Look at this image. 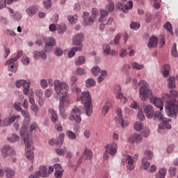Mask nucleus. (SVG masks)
Masks as SVG:
<instances>
[{"mask_svg":"<svg viewBox=\"0 0 178 178\" xmlns=\"http://www.w3.org/2000/svg\"><path fill=\"white\" fill-rule=\"evenodd\" d=\"M31 109L34 112L35 115H37L40 112V107L37 104L31 105Z\"/></svg>","mask_w":178,"mask_h":178,"instance_id":"51","label":"nucleus"},{"mask_svg":"<svg viewBox=\"0 0 178 178\" xmlns=\"http://www.w3.org/2000/svg\"><path fill=\"white\" fill-rule=\"evenodd\" d=\"M26 12L30 17H33L38 12V9L35 6H30L26 10Z\"/></svg>","mask_w":178,"mask_h":178,"instance_id":"21","label":"nucleus"},{"mask_svg":"<svg viewBox=\"0 0 178 178\" xmlns=\"http://www.w3.org/2000/svg\"><path fill=\"white\" fill-rule=\"evenodd\" d=\"M145 113L146 114V118L148 119H154V120H161L162 124H159V130H163V129H172V125L169 123L170 120H166V118H163V115L161 111L154 112V108L151 105H147L145 106Z\"/></svg>","mask_w":178,"mask_h":178,"instance_id":"3","label":"nucleus"},{"mask_svg":"<svg viewBox=\"0 0 178 178\" xmlns=\"http://www.w3.org/2000/svg\"><path fill=\"white\" fill-rule=\"evenodd\" d=\"M103 51L104 54L106 55H109V53L111 52V46L109 44H103Z\"/></svg>","mask_w":178,"mask_h":178,"instance_id":"49","label":"nucleus"},{"mask_svg":"<svg viewBox=\"0 0 178 178\" xmlns=\"http://www.w3.org/2000/svg\"><path fill=\"white\" fill-rule=\"evenodd\" d=\"M84 40V35L83 33H77L75 35L72 39L73 45H76L77 47H81L83 50V41Z\"/></svg>","mask_w":178,"mask_h":178,"instance_id":"14","label":"nucleus"},{"mask_svg":"<svg viewBox=\"0 0 178 178\" xmlns=\"http://www.w3.org/2000/svg\"><path fill=\"white\" fill-rule=\"evenodd\" d=\"M19 136L16 134H13L11 136L8 138L10 143H16V141H19Z\"/></svg>","mask_w":178,"mask_h":178,"instance_id":"37","label":"nucleus"},{"mask_svg":"<svg viewBox=\"0 0 178 178\" xmlns=\"http://www.w3.org/2000/svg\"><path fill=\"white\" fill-rule=\"evenodd\" d=\"M22 62L24 65H29L30 63V58L26 56H24L22 58Z\"/></svg>","mask_w":178,"mask_h":178,"instance_id":"59","label":"nucleus"},{"mask_svg":"<svg viewBox=\"0 0 178 178\" xmlns=\"http://www.w3.org/2000/svg\"><path fill=\"white\" fill-rule=\"evenodd\" d=\"M43 6H44V8H45V9H49V8L52 6V3L51 0L44 1Z\"/></svg>","mask_w":178,"mask_h":178,"instance_id":"54","label":"nucleus"},{"mask_svg":"<svg viewBox=\"0 0 178 178\" xmlns=\"http://www.w3.org/2000/svg\"><path fill=\"white\" fill-rule=\"evenodd\" d=\"M149 166H151V163L147 161V160H145V158L142 159L141 168H143V169H145V170H147V169H148V168H149Z\"/></svg>","mask_w":178,"mask_h":178,"instance_id":"40","label":"nucleus"},{"mask_svg":"<svg viewBox=\"0 0 178 178\" xmlns=\"http://www.w3.org/2000/svg\"><path fill=\"white\" fill-rule=\"evenodd\" d=\"M33 56L36 59H40V58L44 60L47 59V54H45V51H35L33 54Z\"/></svg>","mask_w":178,"mask_h":178,"instance_id":"19","label":"nucleus"},{"mask_svg":"<svg viewBox=\"0 0 178 178\" xmlns=\"http://www.w3.org/2000/svg\"><path fill=\"white\" fill-rule=\"evenodd\" d=\"M160 176H161V177H165V176L166 175V168H161L159 170V172Z\"/></svg>","mask_w":178,"mask_h":178,"instance_id":"63","label":"nucleus"},{"mask_svg":"<svg viewBox=\"0 0 178 178\" xmlns=\"http://www.w3.org/2000/svg\"><path fill=\"white\" fill-rule=\"evenodd\" d=\"M108 76V72L106 70H102L100 76L97 78V83H102L105 80V77Z\"/></svg>","mask_w":178,"mask_h":178,"instance_id":"28","label":"nucleus"},{"mask_svg":"<svg viewBox=\"0 0 178 178\" xmlns=\"http://www.w3.org/2000/svg\"><path fill=\"white\" fill-rule=\"evenodd\" d=\"M54 90L57 95L56 97L60 98L61 97L59 104L60 115L63 119H67V115L65 112V106L70 105L69 85L65 81L60 82L59 80H56L54 81Z\"/></svg>","mask_w":178,"mask_h":178,"instance_id":"1","label":"nucleus"},{"mask_svg":"<svg viewBox=\"0 0 178 178\" xmlns=\"http://www.w3.org/2000/svg\"><path fill=\"white\" fill-rule=\"evenodd\" d=\"M138 85L140 86L139 97L142 101H146L149 95H152V90L149 89L148 83L145 80L140 81Z\"/></svg>","mask_w":178,"mask_h":178,"instance_id":"5","label":"nucleus"},{"mask_svg":"<svg viewBox=\"0 0 178 178\" xmlns=\"http://www.w3.org/2000/svg\"><path fill=\"white\" fill-rule=\"evenodd\" d=\"M116 112L117 116L115 117V120L117 124H121L122 127H127V126H129V122L123 120V117L122 116V109L118 108Z\"/></svg>","mask_w":178,"mask_h":178,"instance_id":"12","label":"nucleus"},{"mask_svg":"<svg viewBox=\"0 0 178 178\" xmlns=\"http://www.w3.org/2000/svg\"><path fill=\"white\" fill-rule=\"evenodd\" d=\"M134 127L137 131H141V130L144 129V124H143L142 122H135Z\"/></svg>","mask_w":178,"mask_h":178,"instance_id":"32","label":"nucleus"},{"mask_svg":"<svg viewBox=\"0 0 178 178\" xmlns=\"http://www.w3.org/2000/svg\"><path fill=\"white\" fill-rule=\"evenodd\" d=\"M168 88H175L176 87V79L173 76H171L168 79Z\"/></svg>","mask_w":178,"mask_h":178,"instance_id":"27","label":"nucleus"},{"mask_svg":"<svg viewBox=\"0 0 178 178\" xmlns=\"http://www.w3.org/2000/svg\"><path fill=\"white\" fill-rule=\"evenodd\" d=\"M54 177L56 178H62L63 177V169L56 170L54 171Z\"/></svg>","mask_w":178,"mask_h":178,"instance_id":"42","label":"nucleus"},{"mask_svg":"<svg viewBox=\"0 0 178 178\" xmlns=\"http://www.w3.org/2000/svg\"><path fill=\"white\" fill-rule=\"evenodd\" d=\"M158 45V38L155 36H152L149 39V42H148L147 47L148 48H154Z\"/></svg>","mask_w":178,"mask_h":178,"instance_id":"22","label":"nucleus"},{"mask_svg":"<svg viewBox=\"0 0 178 178\" xmlns=\"http://www.w3.org/2000/svg\"><path fill=\"white\" fill-rule=\"evenodd\" d=\"M54 54H55L56 56H62V55H63V51H62L60 49V48L56 47L55 49Z\"/></svg>","mask_w":178,"mask_h":178,"instance_id":"57","label":"nucleus"},{"mask_svg":"<svg viewBox=\"0 0 178 178\" xmlns=\"http://www.w3.org/2000/svg\"><path fill=\"white\" fill-rule=\"evenodd\" d=\"M14 108L17 112H22L23 109H22V103L15 102L14 104Z\"/></svg>","mask_w":178,"mask_h":178,"instance_id":"50","label":"nucleus"},{"mask_svg":"<svg viewBox=\"0 0 178 178\" xmlns=\"http://www.w3.org/2000/svg\"><path fill=\"white\" fill-rule=\"evenodd\" d=\"M167 115L171 118H176L178 113V102L173 99L168 101L165 104Z\"/></svg>","mask_w":178,"mask_h":178,"instance_id":"6","label":"nucleus"},{"mask_svg":"<svg viewBox=\"0 0 178 178\" xmlns=\"http://www.w3.org/2000/svg\"><path fill=\"white\" fill-rule=\"evenodd\" d=\"M1 154L3 158H6L7 156H10L13 159V162H16L17 159L15 156L16 155V152L13 149V147H10V145H5L1 149Z\"/></svg>","mask_w":178,"mask_h":178,"instance_id":"8","label":"nucleus"},{"mask_svg":"<svg viewBox=\"0 0 178 178\" xmlns=\"http://www.w3.org/2000/svg\"><path fill=\"white\" fill-rule=\"evenodd\" d=\"M124 161L128 164L127 168L129 170H133L134 169V160L133 159V157L130 155H127L124 156V159H122V163H124Z\"/></svg>","mask_w":178,"mask_h":178,"instance_id":"15","label":"nucleus"},{"mask_svg":"<svg viewBox=\"0 0 178 178\" xmlns=\"http://www.w3.org/2000/svg\"><path fill=\"white\" fill-rule=\"evenodd\" d=\"M40 86L42 88H46L48 87V81H47V79H42L40 81Z\"/></svg>","mask_w":178,"mask_h":178,"instance_id":"61","label":"nucleus"},{"mask_svg":"<svg viewBox=\"0 0 178 178\" xmlns=\"http://www.w3.org/2000/svg\"><path fill=\"white\" fill-rule=\"evenodd\" d=\"M52 92H54V90L51 88H48L44 91V97L47 98H49L51 95H52Z\"/></svg>","mask_w":178,"mask_h":178,"instance_id":"56","label":"nucleus"},{"mask_svg":"<svg viewBox=\"0 0 178 178\" xmlns=\"http://www.w3.org/2000/svg\"><path fill=\"white\" fill-rule=\"evenodd\" d=\"M88 16H90V13L87 12H84L83 14V24L84 26H90L92 23L90 22V18H88Z\"/></svg>","mask_w":178,"mask_h":178,"instance_id":"25","label":"nucleus"},{"mask_svg":"<svg viewBox=\"0 0 178 178\" xmlns=\"http://www.w3.org/2000/svg\"><path fill=\"white\" fill-rule=\"evenodd\" d=\"M83 154L86 156V159L91 161L92 159V152L90 149H86L84 150Z\"/></svg>","mask_w":178,"mask_h":178,"instance_id":"34","label":"nucleus"},{"mask_svg":"<svg viewBox=\"0 0 178 178\" xmlns=\"http://www.w3.org/2000/svg\"><path fill=\"white\" fill-rule=\"evenodd\" d=\"M21 113H22V116H24V118H25V119H30V113H29V111L27 110H22L21 111Z\"/></svg>","mask_w":178,"mask_h":178,"instance_id":"58","label":"nucleus"},{"mask_svg":"<svg viewBox=\"0 0 178 178\" xmlns=\"http://www.w3.org/2000/svg\"><path fill=\"white\" fill-rule=\"evenodd\" d=\"M66 136L70 140H76V138H77L76 134L72 131H67Z\"/></svg>","mask_w":178,"mask_h":178,"instance_id":"38","label":"nucleus"},{"mask_svg":"<svg viewBox=\"0 0 178 178\" xmlns=\"http://www.w3.org/2000/svg\"><path fill=\"white\" fill-rule=\"evenodd\" d=\"M107 10L108 12H113L115 10V3L110 2L109 5L107 6Z\"/></svg>","mask_w":178,"mask_h":178,"instance_id":"62","label":"nucleus"},{"mask_svg":"<svg viewBox=\"0 0 178 178\" xmlns=\"http://www.w3.org/2000/svg\"><path fill=\"white\" fill-rule=\"evenodd\" d=\"M68 20L71 24H74L77 22V15L68 16Z\"/></svg>","mask_w":178,"mask_h":178,"instance_id":"52","label":"nucleus"},{"mask_svg":"<svg viewBox=\"0 0 178 178\" xmlns=\"http://www.w3.org/2000/svg\"><path fill=\"white\" fill-rule=\"evenodd\" d=\"M131 65L134 69H136L137 70H142V69H144V65L139 64L136 62H133L131 63Z\"/></svg>","mask_w":178,"mask_h":178,"instance_id":"39","label":"nucleus"},{"mask_svg":"<svg viewBox=\"0 0 178 178\" xmlns=\"http://www.w3.org/2000/svg\"><path fill=\"white\" fill-rule=\"evenodd\" d=\"M171 54L174 58H177L178 53H177V44L176 43H174L172 44V49H171Z\"/></svg>","mask_w":178,"mask_h":178,"instance_id":"35","label":"nucleus"},{"mask_svg":"<svg viewBox=\"0 0 178 178\" xmlns=\"http://www.w3.org/2000/svg\"><path fill=\"white\" fill-rule=\"evenodd\" d=\"M131 140L133 143H136V144H138L141 143V136H140L138 134H135L131 136Z\"/></svg>","mask_w":178,"mask_h":178,"instance_id":"31","label":"nucleus"},{"mask_svg":"<svg viewBox=\"0 0 178 178\" xmlns=\"http://www.w3.org/2000/svg\"><path fill=\"white\" fill-rule=\"evenodd\" d=\"M55 45V39L53 38H50L49 41L46 43L45 50L51 51L52 47Z\"/></svg>","mask_w":178,"mask_h":178,"instance_id":"24","label":"nucleus"},{"mask_svg":"<svg viewBox=\"0 0 178 178\" xmlns=\"http://www.w3.org/2000/svg\"><path fill=\"white\" fill-rule=\"evenodd\" d=\"M86 86L88 88L91 87H95V80L91 78L88 79L86 81Z\"/></svg>","mask_w":178,"mask_h":178,"instance_id":"33","label":"nucleus"},{"mask_svg":"<svg viewBox=\"0 0 178 178\" xmlns=\"http://www.w3.org/2000/svg\"><path fill=\"white\" fill-rule=\"evenodd\" d=\"M67 30V27L66 26V24H61L58 26V34L62 35L63 34V33H66Z\"/></svg>","mask_w":178,"mask_h":178,"instance_id":"30","label":"nucleus"},{"mask_svg":"<svg viewBox=\"0 0 178 178\" xmlns=\"http://www.w3.org/2000/svg\"><path fill=\"white\" fill-rule=\"evenodd\" d=\"M86 63V58L84 56H81L75 60V65L76 66H81V65H84Z\"/></svg>","mask_w":178,"mask_h":178,"instance_id":"29","label":"nucleus"},{"mask_svg":"<svg viewBox=\"0 0 178 178\" xmlns=\"http://www.w3.org/2000/svg\"><path fill=\"white\" fill-rule=\"evenodd\" d=\"M117 99H124L123 102L124 104H126L127 102V99L123 95V93L122 92H118L116 95Z\"/></svg>","mask_w":178,"mask_h":178,"instance_id":"44","label":"nucleus"},{"mask_svg":"<svg viewBox=\"0 0 178 178\" xmlns=\"http://www.w3.org/2000/svg\"><path fill=\"white\" fill-rule=\"evenodd\" d=\"M81 108H78L77 106H74L70 112V120L76 122V123H81Z\"/></svg>","mask_w":178,"mask_h":178,"instance_id":"9","label":"nucleus"},{"mask_svg":"<svg viewBox=\"0 0 178 178\" xmlns=\"http://www.w3.org/2000/svg\"><path fill=\"white\" fill-rule=\"evenodd\" d=\"M12 19H13V20L19 21L20 19H22V14L19 12H17L12 15Z\"/></svg>","mask_w":178,"mask_h":178,"instance_id":"53","label":"nucleus"},{"mask_svg":"<svg viewBox=\"0 0 178 178\" xmlns=\"http://www.w3.org/2000/svg\"><path fill=\"white\" fill-rule=\"evenodd\" d=\"M49 113L51 114V120L53 123H56L59 119L58 118V114L53 108L49 109Z\"/></svg>","mask_w":178,"mask_h":178,"instance_id":"20","label":"nucleus"},{"mask_svg":"<svg viewBox=\"0 0 178 178\" xmlns=\"http://www.w3.org/2000/svg\"><path fill=\"white\" fill-rule=\"evenodd\" d=\"M91 73L93 76H98L101 73V68L98 66L93 67L91 70Z\"/></svg>","mask_w":178,"mask_h":178,"instance_id":"41","label":"nucleus"},{"mask_svg":"<svg viewBox=\"0 0 178 178\" xmlns=\"http://www.w3.org/2000/svg\"><path fill=\"white\" fill-rule=\"evenodd\" d=\"M5 172L6 173L7 178H10L12 177L13 176H15V171L10 170V168H6L5 170Z\"/></svg>","mask_w":178,"mask_h":178,"instance_id":"47","label":"nucleus"},{"mask_svg":"<svg viewBox=\"0 0 178 178\" xmlns=\"http://www.w3.org/2000/svg\"><path fill=\"white\" fill-rule=\"evenodd\" d=\"M150 102L154 104V105H155V106L160 111L163 110V101H162V99L159 97H153L150 99Z\"/></svg>","mask_w":178,"mask_h":178,"instance_id":"16","label":"nucleus"},{"mask_svg":"<svg viewBox=\"0 0 178 178\" xmlns=\"http://www.w3.org/2000/svg\"><path fill=\"white\" fill-rule=\"evenodd\" d=\"M170 70V65L168 64L165 65L163 67V77H168V76H169Z\"/></svg>","mask_w":178,"mask_h":178,"instance_id":"36","label":"nucleus"},{"mask_svg":"<svg viewBox=\"0 0 178 178\" xmlns=\"http://www.w3.org/2000/svg\"><path fill=\"white\" fill-rule=\"evenodd\" d=\"M71 90L72 92L76 95V101H81L85 105L87 116H91L92 115V103L91 102L92 99L91 98L90 91L81 92V88H79L77 85H74L71 87Z\"/></svg>","mask_w":178,"mask_h":178,"instance_id":"2","label":"nucleus"},{"mask_svg":"<svg viewBox=\"0 0 178 178\" xmlns=\"http://www.w3.org/2000/svg\"><path fill=\"white\" fill-rule=\"evenodd\" d=\"M116 6L120 9V10H122L124 13H127L129 10L133 9V1H129L127 4L118 3Z\"/></svg>","mask_w":178,"mask_h":178,"instance_id":"13","label":"nucleus"},{"mask_svg":"<svg viewBox=\"0 0 178 178\" xmlns=\"http://www.w3.org/2000/svg\"><path fill=\"white\" fill-rule=\"evenodd\" d=\"M76 74H79V76H84L87 73V71H86V69L83 67H78L76 70Z\"/></svg>","mask_w":178,"mask_h":178,"instance_id":"46","label":"nucleus"},{"mask_svg":"<svg viewBox=\"0 0 178 178\" xmlns=\"http://www.w3.org/2000/svg\"><path fill=\"white\" fill-rule=\"evenodd\" d=\"M163 27L164 29H166V30H168L170 33V34L173 35V29L172 28V24H170V22L165 23Z\"/></svg>","mask_w":178,"mask_h":178,"instance_id":"45","label":"nucleus"},{"mask_svg":"<svg viewBox=\"0 0 178 178\" xmlns=\"http://www.w3.org/2000/svg\"><path fill=\"white\" fill-rule=\"evenodd\" d=\"M37 129H38V125H37V124H31L30 126L29 133H33V131H34V130H37Z\"/></svg>","mask_w":178,"mask_h":178,"instance_id":"60","label":"nucleus"},{"mask_svg":"<svg viewBox=\"0 0 178 178\" xmlns=\"http://www.w3.org/2000/svg\"><path fill=\"white\" fill-rule=\"evenodd\" d=\"M15 86L17 88H20L22 86L24 87L23 92L24 95H27L30 91V81H26V80H18L16 81Z\"/></svg>","mask_w":178,"mask_h":178,"instance_id":"10","label":"nucleus"},{"mask_svg":"<svg viewBox=\"0 0 178 178\" xmlns=\"http://www.w3.org/2000/svg\"><path fill=\"white\" fill-rule=\"evenodd\" d=\"M104 149L109 155L114 156V155H116V152H118V143L113 142L112 143L107 144Z\"/></svg>","mask_w":178,"mask_h":178,"instance_id":"11","label":"nucleus"},{"mask_svg":"<svg viewBox=\"0 0 178 178\" xmlns=\"http://www.w3.org/2000/svg\"><path fill=\"white\" fill-rule=\"evenodd\" d=\"M130 27L132 30L137 31L140 29V23L138 22H131L130 24Z\"/></svg>","mask_w":178,"mask_h":178,"instance_id":"48","label":"nucleus"},{"mask_svg":"<svg viewBox=\"0 0 178 178\" xmlns=\"http://www.w3.org/2000/svg\"><path fill=\"white\" fill-rule=\"evenodd\" d=\"M110 108L111 105L109 104H105V105L103 107L102 113H104V115L107 114Z\"/></svg>","mask_w":178,"mask_h":178,"instance_id":"55","label":"nucleus"},{"mask_svg":"<svg viewBox=\"0 0 178 178\" xmlns=\"http://www.w3.org/2000/svg\"><path fill=\"white\" fill-rule=\"evenodd\" d=\"M80 51H83L81 49V46L72 47V49L68 52V58H73V56L76 55V52H80Z\"/></svg>","mask_w":178,"mask_h":178,"instance_id":"23","label":"nucleus"},{"mask_svg":"<svg viewBox=\"0 0 178 178\" xmlns=\"http://www.w3.org/2000/svg\"><path fill=\"white\" fill-rule=\"evenodd\" d=\"M49 173L47 171V166L41 165L39 170L36 172V177H48Z\"/></svg>","mask_w":178,"mask_h":178,"instance_id":"17","label":"nucleus"},{"mask_svg":"<svg viewBox=\"0 0 178 178\" xmlns=\"http://www.w3.org/2000/svg\"><path fill=\"white\" fill-rule=\"evenodd\" d=\"M20 119V115H13L10 118H6L3 120V126H9L16 122V120H19Z\"/></svg>","mask_w":178,"mask_h":178,"instance_id":"18","label":"nucleus"},{"mask_svg":"<svg viewBox=\"0 0 178 178\" xmlns=\"http://www.w3.org/2000/svg\"><path fill=\"white\" fill-rule=\"evenodd\" d=\"M23 55V51H19L17 52V56L14 58H10L5 63L6 66H8V70L10 72H13L15 73L17 70V66H16V62H17V59H19Z\"/></svg>","mask_w":178,"mask_h":178,"instance_id":"7","label":"nucleus"},{"mask_svg":"<svg viewBox=\"0 0 178 178\" xmlns=\"http://www.w3.org/2000/svg\"><path fill=\"white\" fill-rule=\"evenodd\" d=\"M20 134L23 138L24 143L26 145L25 156L30 161H33L34 159V152H33V151H34V146L33 145V139L31 138H29V135H26V129L24 128L21 129Z\"/></svg>","mask_w":178,"mask_h":178,"instance_id":"4","label":"nucleus"},{"mask_svg":"<svg viewBox=\"0 0 178 178\" xmlns=\"http://www.w3.org/2000/svg\"><path fill=\"white\" fill-rule=\"evenodd\" d=\"M35 95L38 97H39L41 99V98H42V90H41L40 89L36 90Z\"/></svg>","mask_w":178,"mask_h":178,"instance_id":"64","label":"nucleus"},{"mask_svg":"<svg viewBox=\"0 0 178 178\" xmlns=\"http://www.w3.org/2000/svg\"><path fill=\"white\" fill-rule=\"evenodd\" d=\"M97 15H98V10L97 8H92V15L89 17V22L90 23H94V22H95V19H97Z\"/></svg>","mask_w":178,"mask_h":178,"instance_id":"26","label":"nucleus"},{"mask_svg":"<svg viewBox=\"0 0 178 178\" xmlns=\"http://www.w3.org/2000/svg\"><path fill=\"white\" fill-rule=\"evenodd\" d=\"M66 151H67V148L66 147H64L63 149H56L57 155H60V156H64Z\"/></svg>","mask_w":178,"mask_h":178,"instance_id":"43","label":"nucleus"}]
</instances>
